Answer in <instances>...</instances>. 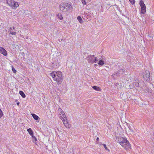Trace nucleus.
Wrapping results in <instances>:
<instances>
[{
	"label": "nucleus",
	"mask_w": 154,
	"mask_h": 154,
	"mask_svg": "<svg viewBox=\"0 0 154 154\" xmlns=\"http://www.w3.org/2000/svg\"><path fill=\"white\" fill-rule=\"evenodd\" d=\"M0 53L4 56H6L8 54L6 51L2 47L0 46Z\"/></svg>",
	"instance_id": "9b49d317"
},
{
	"label": "nucleus",
	"mask_w": 154,
	"mask_h": 154,
	"mask_svg": "<svg viewBox=\"0 0 154 154\" xmlns=\"http://www.w3.org/2000/svg\"><path fill=\"white\" fill-rule=\"evenodd\" d=\"M106 62V59L105 58H103L102 60H100L98 63L99 65L101 66L105 64Z\"/></svg>",
	"instance_id": "f8f14e48"
},
{
	"label": "nucleus",
	"mask_w": 154,
	"mask_h": 154,
	"mask_svg": "<svg viewBox=\"0 0 154 154\" xmlns=\"http://www.w3.org/2000/svg\"><path fill=\"white\" fill-rule=\"evenodd\" d=\"M57 17L59 18L60 20H62L63 19L62 16L61 14H58L57 15Z\"/></svg>",
	"instance_id": "5701e85b"
},
{
	"label": "nucleus",
	"mask_w": 154,
	"mask_h": 154,
	"mask_svg": "<svg viewBox=\"0 0 154 154\" xmlns=\"http://www.w3.org/2000/svg\"><path fill=\"white\" fill-rule=\"evenodd\" d=\"M19 94L23 98L25 97V94L22 91H19Z\"/></svg>",
	"instance_id": "a211bd4d"
},
{
	"label": "nucleus",
	"mask_w": 154,
	"mask_h": 154,
	"mask_svg": "<svg viewBox=\"0 0 154 154\" xmlns=\"http://www.w3.org/2000/svg\"><path fill=\"white\" fill-rule=\"evenodd\" d=\"M3 115V114L2 111L1 109L0 108V118H1L2 116Z\"/></svg>",
	"instance_id": "b1692460"
},
{
	"label": "nucleus",
	"mask_w": 154,
	"mask_h": 154,
	"mask_svg": "<svg viewBox=\"0 0 154 154\" xmlns=\"http://www.w3.org/2000/svg\"><path fill=\"white\" fill-rule=\"evenodd\" d=\"M99 138L98 137H97V141H98V140H99Z\"/></svg>",
	"instance_id": "c756f323"
},
{
	"label": "nucleus",
	"mask_w": 154,
	"mask_h": 154,
	"mask_svg": "<svg viewBox=\"0 0 154 154\" xmlns=\"http://www.w3.org/2000/svg\"><path fill=\"white\" fill-rule=\"evenodd\" d=\"M82 2L83 5H85L86 4V2L85 0H82Z\"/></svg>",
	"instance_id": "a878e982"
},
{
	"label": "nucleus",
	"mask_w": 154,
	"mask_h": 154,
	"mask_svg": "<svg viewBox=\"0 0 154 154\" xmlns=\"http://www.w3.org/2000/svg\"><path fill=\"white\" fill-rule=\"evenodd\" d=\"M118 73H116V72H114L112 74V76L113 77V78H114V79H115V76H117Z\"/></svg>",
	"instance_id": "412c9836"
},
{
	"label": "nucleus",
	"mask_w": 154,
	"mask_h": 154,
	"mask_svg": "<svg viewBox=\"0 0 154 154\" xmlns=\"http://www.w3.org/2000/svg\"><path fill=\"white\" fill-rule=\"evenodd\" d=\"M72 7L71 5L67 3H62L59 5L60 10L63 14H66L69 8Z\"/></svg>",
	"instance_id": "7ed1b4c3"
},
{
	"label": "nucleus",
	"mask_w": 154,
	"mask_h": 154,
	"mask_svg": "<svg viewBox=\"0 0 154 154\" xmlns=\"http://www.w3.org/2000/svg\"><path fill=\"white\" fill-rule=\"evenodd\" d=\"M128 128H129V129L131 130V131H133V128H131V126L129 125H128Z\"/></svg>",
	"instance_id": "393cba45"
},
{
	"label": "nucleus",
	"mask_w": 154,
	"mask_h": 154,
	"mask_svg": "<svg viewBox=\"0 0 154 154\" xmlns=\"http://www.w3.org/2000/svg\"><path fill=\"white\" fill-rule=\"evenodd\" d=\"M27 131L29 133V134L31 136H32L33 135V132L31 128H29L27 129Z\"/></svg>",
	"instance_id": "2eb2a0df"
},
{
	"label": "nucleus",
	"mask_w": 154,
	"mask_h": 154,
	"mask_svg": "<svg viewBox=\"0 0 154 154\" xmlns=\"http://www.w3.org/2000/svg\"><path fill=\"white\" fill-rule=\"evenodd\" d=\"M87 60L90 63H96L98 61V59L94 55H89L87 57Z\"/></svg>",
	"instance_id": "39448f33"
},
{
	"label": "nucleus",
	"mask_w": 154,
	"mask_h": 154,
	"mask_svg": "<svg viewBox=\"0 0 154 154\" xmlns=\"http://www.w3.org/2000/svg\"><path fill=\"white\" fill-rule=\"evenodd\" d=\"M20 104V103L19 102H18L17 103V105H19V104Z\"/></svg>",
	"instance_id": "7c9ffc66"
},
{
	"label": "nucleus",
	"mask_w": 154,
	"mask_h": 154,
	"mask_svg": "<svg viewBox=\"0 0 154 154\" xmlns=\"http://www.w3.org/2000/svg\"><path fill=\"white\" fill-rule=\"evenodd\" d=\"M9 33L12 35H15L16 34V32H15V29L14 27H11L9 30Z\"/></svg>",
	"instance_id": "1a4fd4ad"
},
{
	"label": "nucleus",
	"mask_w": 154,
	"mask_h": 154,
	"mask_svg": "<svg viewBox=\"0 0 154 154\" xmlns=\"http://www.w3.org/2000/svg\"><path fill=\"white\" fill-rule=\"evenodd\" d=\"M103 146L104 147L105 149H106V150H108L107 147L106 146V145L105 144H103Z\"/></svg>",
	"instance_id": "c85d7f7f"
},
{
	"label": "nucleus",
	"mask_w": 154,
	"mask_h": 154,
	"mask_svg": "<svg viewBox=\"0 0 154 154\" xmlns=\"http://www.w3.org/2000/svg\"><path fill=\"white\" fill-rule=\"evenodd\" d=\"M8 4L12 9H15L19 6L18 2H15L14 0H7Z\"/></svg>",
	"instance_id": "20e7f679"
},
{
	"label": "nucleus",
	"mask_w": 154,
	"mask_h": 154,
	"mask_svg": "<svg viewBox=\"0 0 154 154\" xmlns=\"http://www.w3.org/2000/svg\"><path fill=\"white\" fill-rule=\"evenodd\" d=\"M58 112L60 114V113L62 114L63 116L62 118H66V116L61 109L59 108L58 110Z\"/></svg>",
	"instance_id": "ddd939ff"
},
{
	"label": "nucleus",
	"mask_w": 154,
	"mask_h": 154,
	"mask_svg": "<svg viewBox=\"0 0 154 154\" xmlns=\"http://www.w3.org/2000/svg\"><path fill=\"white\" fill-rule=\"evenodd\" d=\"M12 70L13 71V72L14 73H15L17 72V71L15 69V68H12Z\"/></svg>",
	"instance_id": "bb28decb"
},
{
	"label": "nucleus",
	"mask_w": 154,
	"mask_h": 154,
	"mask_svg": "<svg viewBox=\"0 0 154 154\" xmlns=\"http://www.w3.org/2000/svg\"><path fill=\"white\" fill-rule=\"evenodd\" d=\"M77 19L80 23H83L82 20L80 16H78L77 17Z\"/></svg>",
	"instance_id": "6ab92c4d"
},
{
	"label": "nucleus",
	"mask_w": 154,
	"mask_h": 154,
	"mask_svg": "<svg viewBox=\"0 0 154 154\" xmlns=\"http://www.w3.org/2000/svg\"><path fill=\"white\" fill-rule=\"evenodd\" d=\"M130 2L132 4H134L135 2V1L134 0H129Z\"/></svg>",
	"instance_id": "cd10ccee"
},
{
	"label": "nucleus",
	"mask_w": 154,
	"mask_h": 154,
	"mask_svg": "<svg viewBox=\"0 0 154 154\" xmlns=\"http://www.w3.org/2000/svg\"><path fill=\"white\" fill-rule=\"evenodd\" d=\"M32 141L34 142V141L35 142L37 141V138L33 135L32 136Z\"/></svg>",
	"instance_id": "4be33fe9"
},
{
	"label": "nucleus",
	"mask_w": 154,
	"mask_h": 154,
	"mask_svg": "<svg viewBox=\"0 0 154 154\" xmlns=\"http://www.w3.org/2000/svg\"><path fill=\"white\" fill-rule=\"evenodd\" d=\"M143 78L145 80L149 81L150 80V74L149 71L146 70L143 72Z\"/></svg>",
	"instance_id": "423d86ee"
},
{
	"label": "nucleus",
	"mask_w": 154,
	"mask_h": 154,
	"mask_svg": "<svg viewBox=\"0 0 154 154\" xmlns=\"http://www.w3.org/2000/svg\"><path fill=\"white\" fill-rule=\"evenodd\" d=\"M119 84L118 83H116L114 85V87L115 88L114 89H119L122 88V86L121 85L119 86Z\"/></svg>",
	"instance_id": "4468645a"
},
{
	"label": "nucleus",
	"mask_w": 154,
	"mask_h": 154,
	"mask_svg": "<svg viewBox=\"0 0 154 154\" xmlns=\"http://www.w3.org/2000/svg\"><path fill=\"white\" fill-rule=\"evenodd\" d=\"M92 87L94 90L97 91H100V89L99 87L95 86H93Z\"/></svg>",
	"instance_id": "f3484780"
},
{
	"label": "nucleus",
	"mask_w": 154,
	"mask_h": 154,
	"mask_svg": "<svg viewBox=\"0 0 154 154\" xmlns=\"http://www.w3.org/2000/svg\"><path fill=\"white\" fill-rule=\"evenodd\" d=\"M63 118H62V119H63L62 121L63 122V123L64 126L66 128H69V125L67 121V118H66H66H64L65 119H64Z\"/></svg>",
	"instance_id": "9d476101"
},
{
	"label": "nucleus",
	"mask_w": 154,
	"mask_h": 154,
	"mask_svg": "<svg viewBox=\"0 0 154 154\" xmlns=\"http://www.w3.org/2000/svg\"><path fill=\"white\" fill-rule=\"evenodd\" d=\"M137 80V81H138V80L137 79V78H134V81H136ZM139 82L138 81V82H135L132 83L130 85H129V87L130 88H134L135 87H138L139 86Z\"/></svg>",
	"instance_id": "0eeeda50"
},
{
	"label": "nucleus",
	"mask_w": 154,
	"mask_h": 154,
	"mask_svg": "<svg viewBox=\"0 0 154 154\" xmlns=\"http://www.w3.org/2000/svg\"><path fill=\"white\" fill-rule=\"evenodd\" d=\"M139 4L141 7V13L143 14H144L146 11L145 5L142 0H141L140 1Z\"/></svg>",
	"instance_id": "6e6552de"
},
{
	"label": "nucleus",
	"mask_w": 154,
	"mask_h": 154,
	"mask_svg": "<svg viewBox=\"0 0 154 154\" xmlns=\"http://www.w3.org/2000/svg\"><path fill=\"white\" fill-rule=\"evenodd\" d=\"M31 115L34 119L36 120H38L39 117L38 116L36 115L34 113L31 114Z\"/></svg>",
	"instance_id": "dca6fc26"
},
{
	"label": "nucleus",
	"mask_w": 154,
	"mask_h": 154,
	"mask_svg": "<svg viewBox=\"0 0 154 154\" xmlns=\"http://www.w3.org/2000/svg\"><path fill=\"white\" fill-rule=\"evenodd\" d=\"M116 140L127 151L131 149L130 144L126 137H116Z\"/></svg>",
	"instance_id": "f257e3e1"
},
{
	"label": "nucleus",
	"mask_w": 154,
	"mask_h": 154,
	"mask_svg": "<svg viewBox=\"0 0 154 154\" xmlns=\"http://www.w3.org/2000/svg\"><path fill=\"white\" fill-rule=\"evenodd\" d=\"M50 75L53 78V79L56 81L58 85L61 84L63 81L62 74L60 71H54L50 73Z\"/></svg>",
	"instance_id": "f03ea898"
},
{
	"label": "nucleus",
	"mask_w": 154,
	"mask_h": 154,
	"mask_svg": "<svg viewBox=\"0 0 154 154\" xmlns=\"http://www.w3.org/2000/svg\"><path fill=\"white\" fill-rule=\"evenodd\" d=\"M118 73V76L119 74H123L124 73V70L123 69H121V70H119V72Z\"/></svg>",
	"instance_id": "aec40b11"
}]
</instances>
